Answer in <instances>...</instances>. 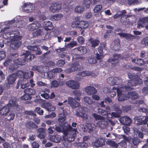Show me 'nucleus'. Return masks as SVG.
<instances>
[{
  "instance_id": "nucleus-35",
  "label": "nucleus",
  "mask_w": 148,
  "mask_h": 148,
  "mask_svg": "<svg viewBox=\"0 0 148 148\" xmlns=\"http://www.w3.org/2000/svg\"><path fill=\"white\" fill-rule=\"evenodd\" d=\"M24 92L25 93L28 94L30 96L32 95H35L36 94L35 90L31 89L30 88H27L25 89Z\"/></svg>"
},
{
  "instance_id": "nucleus-30",
  "label": "nucleus",
  "mask_w": 148,
  "mask_h": 148,
  "mask_svg": "<svg viewBox=\"0 0 148 148\" xmlns=\"http://www.w3.org/2000/svg\"><path fill=\"white\" fill-rule=\"evenodd\" d=\"M44 27L45 29L47 30H51L53 29L52 22L49 21H46L44 22Z\"/></svg>"
},
{
  "instance_id": "nucleus-17",
  "label": "nucleus",
  "mask_w": 148,
  "mask_h": 148,
  "mask_svg": "<svg viewBox=\"0 0 148 148\" xmlns=\"http://www.w3.org/2000/svg\"><path fill=\"white\" fill-rule=\"evenodd\" d=\"M85 91L88 95H92L96 94L97 92L96 89L91 86H88L85 88Z\"/></svg>"
},
{
  "instance_id": "nucleus-25",
  "label": "nucleus",
  "mask_w": 148,
  "mask_h": 148,
  "mask_svg": "<svg viewBox=\"0 0 148 148\" xmlns=\"http://www.w3.org/2000/svg\"><path fill=\"white\" fill-rule=\"evenodd\" d=\"M10 110V108L7 104L3 107L0 109V115H5L7 114Z\"/></svg>"
},
{
  "instance_id": "nucleus-10",
  "label": "nucleus",
  "mask_w": 148,
  "mask_h": 148,
  "mask_svg": "<svg viewBox=\"0 0 148 148\" xmlns=\"http://www.w3.org/2000/svg\"><path fill=\"white\" fill-rule=\"evenodd\" d=\"M114 110L116 112H112L111 114H109V115L111 116V118L114 117L115 118H119L121 116L122 113V110L120 109L118 106H114Z\"/></svg>"
},
{
  "instance_id": "nucleus-40",
  "label": "nucleus",
  "mask_w": 148,
  "mask_h": 148,
  "mask_svg": "<svg viewBox=\"0 0 148 148\" xmlns=\"http://www.w3.org/2000/svg\"><path fill=\"white\" fill-rule=\"evenodd\" d=\"M121 13L119 14L120 17L121 18H124L125 19L130 17V16L128 14H125L127 13V11L125 10H123L120 12Z\"/></svg>"
},
{
  "instance_id": "nucleus-24",
  "label": "nucleus",
  "mask_w": 148,
  "mask_h": 148,
  "mask_svg": "<svg viewBox=\"0 0 148 148\" xmlns=\"http://www.w3.org/2000/svg\"><path fill=\"white\" fill-rule=\"evenodd\" d=\"M50 140L52 142L59 143L60 142L61 140V137L59 135H51L50 137Z\"/></svg>"
},
{
  "instance_id": "nucleus-13",
  "label": "nucleus",
  "mask_w": 148,
  "mask_h": 148,
  "mask_svg": "<svg viewBox=\"0 0 148 148\" xmlns=\"http://www.w3.org/2000/svg\"><path fill=\"white\" fill-rule=\"evenodd\" d=\"M117 91V96H118V99L119 101H123L125 100H126L129 99L128 96H126L125 94L122 93L123 92L125 91H120L118 89Z\"/></svg>"
},
{
  "instance_id": "nucleus-11",
  "label": "nucleus",
  "mask_w": 148,
  "mask_h": 148,
  "mask_svg": "<svg viewBox=\"0 0 148 148\" xmlns=\"http://www.w3.org/2000/svg\"><path fill=\"white\" fill-rule=\"evenodd\" d=\"M66 84L72 89H77L79 88V84L76 81L73 80L68 81L66 82Z\"/></svg>"
},
{
  "instance_id": "nucleus-4",
  "label": "nucleus",
  "mask_w": 148,
  "mask_h": 148,
  "mask_svg": "<svg viewBox=\"0 0 148 148\" xmlns=\"http://www.w3.org/2000/svg\"><path fill=\"white\" fill-rule=\"evenodd\" d=\"M13 37L12 39L13 41L12 42L10 46L13 49H16L21 45V42L18 41L21 39L22 36L16 35Z\"/></svg>"
},
{
  "instance_id": "nucleus-2",
  "label": "nucleus",
  "mask_w": 148,
  "mask_h": 148,
  "mask_svg": "<svg viewBox=\"0 0 148 148\" xmlns=\"http://www.w3.org/2000/svg\"><path fill=\"white\" fill-rule=\"evenodd\" d=\"M22 56H24L21 58H18L14 60V63L16 65H25L26 62H28L32 60L33 55L29 51H25V53H23Z\"/></svg>"
},
{
  "instance_id": "nucleus-3",
  "label": "nucleus",
  "mask_w": 148,
  "mask_h": 148,
  "mask_svg": "<svg viewBox=\"0 0 148 148\" xmlns=\"http://www.w3.org/2000/svg\"><path fill=\"white\" fill-rule=\"evenodd\" d=\"M74 51L75 53V54L73 57V60L82 59V57L80 56L84 55L87 53V50L86 47L84 46H82L75 48L74 49Z\"/></svg>"
},
{
  "instance_id": "nucleus-33",
  "label": "nucleus",
  "mask_w": 148,
  "mask_h": 148,
  "mask_svg": "<svg viewBox=\"0 0 148 148\" xmlns=\"http://www.w3.org/2000/svg\"><path fill=\"white\" fill-rule=\"evenodd\" d=\"M76 115L78 117L82 118L84 120H86L87 121H88L87 115L85 113L77 111L76 113Z\"/></svg>"
},
{
  "instance_id": "nucleus-27",
  "label": "nucleus",
  "mask_w": 148,
  "mask_h": 148,
  "mask_svg": "<svg viewBox=\"0 0 148 148\" xmlns=\"http://www.w3.org/2000/svg\"><path fill=\"white\" fill-rule=\"evenodd\" d=\"M105 145V140L103 138H98L95 141L93 145L96 147H98Z\"/></svg>"
},
{
  "instance_id": "nucleus-62",
  "label": "nucleus",
  "mask_w": 148,
  "mask_h": 148,
  "mask_svg": "<svg viewBox=\"0 0 148 148\" xmlns=\"http://www.w3.org/2000/svg\"><path fill=\"white\" fill-rule=\"evenodd\" d=\"M51 86L52 87H58L59 86V83L56 80H54L51 82Z\"/></svg>"
},
{
  "instance_id": "nucleus-15",
  "label": "nucleus",
  "mask_w": 148,
  "mask_h": 148,
  "mask_svg": "<svg viewBox=\"0 0 148 148\" xmlns=\"http://www.w3.org/2000/svg\"><path fill=\"white\" fill-rule=\"evenodd\" d=\"M117 34L121 37L125 38L128 40H132L135 38V36L133 35L125 33H117Z\"/></svg>"
},
{
  "instance_id": "nucleus-47",
  "label": "nucleus",
  "mask_w": 148,
  "mask_h": 148,
  "mask_svg": "<svg viewBox=\"0 0 148 148\" xmlns=\"http://www.w3.org/2000/svg\"><path fill=\"white\" fill-rule=\"evenodd\" d=\"M116 59H109L108 60V62L109 63H110L111 65L113 67H115L116 66V65L119 63L118 61H116Z\"/></svg>"
},
{
  "instance_id": "nucleus-52",
  "label": "nucleus",
  "mask_w": 148,
  "mask_h": 148,
  "mask_svg": "<svg viewBox=\"0 0 148 148\" xmlns=\"http://www.w3.org/2000/svg\"><path fill=\"white\" fill-rule=\"evenodd\" d=\"M127 87V86H125L123 85H121V86L120 87V88L117 87L116 88V87H114L112 88V90H116V92H117V90H118V89L120 91H129V90H126L123 87Z\"/></svg>"
},
{
  "instance_id": "nucleus-54",
  "label": "nucleus",
  "mask_w": 148,
  "mask_h": 148,
  "mask_svg": "<svg viewBox=\"0 0 148 148\" xmlns=\"http://www.w3.org/2000/svg\"><path fill=\"white\" fill-rule=\"evenodd\" d=\"M79 22L76 21L72 22L71 26L73 28H77L79 29Z\"/></svg>"
},
{
  "instance_id": "nucleus-21",
  "label": "nucleus",
  "mask_w": 148,
  "mask_h": 148,
  "mask_svg": "<svg viewBox=\"0 0 148 148\" xmlns=\"http://www.w3.org/2000/svg\"><path fill=\"white\" fill-rule=\"evenodd\" d=\"M84 132H88L89 133L93 132L94 128L92 127V124L87 123L86 125L82 128Z\"/></svg>"
},
{
  "instance_id": "nucleus-38",
  "label": "nucleus",
  "mask_w": 148,
  "mask_h": 148,
  "mask_svg": "<svg viewBox=\"0 0 148 148\" xmlns=\"http://www.w3.org/2000/svg\"><path fill=\"white\" fill-rule=\"evenodd\" d=\"M43 107L45 108L48 111H51L53 110H54L55 108H53V109H52L51 106V104L49 103H45L43 104Z\"/></svg>"
},
{
  "instance_id": "nucleus-42",
  "label": "nucleus",
  "mask_w": 148,
  "mask_h": 148,
  "mask_svg": "<svg viewBox=\"0 0 148 148\" xmlns=\"http://www.w3.org/2000/svg\"><path fill=\"white\" fill-rule=\"evenodd\" d=\"M97 124L100 127L103 128L105 126L108 125V123L104 121H101L98 122Z\"/></svg>"
},
{
  "instance_id": "nucleus-53",
  "label": "nucleus",
  "mask_w": 148,
  "mask_h": 148,
  "mask_svg": "<svg viewBox=\"0 0 148 148\" xmlns=\"http://www.w3.org/2000/svg\"><path fill=\"white\" fill-rule=\"evenodd\" d=\"M84 8L83 7L79 6H77L75 9V12H76L80 13L84 10Z\"/></svg>"
},
{
  "instance_id": "nucleus-12",
  "label": "nucleus",
  "mask_w": 148,
  "mask_h": 148,
  "mask_svg": "<svg viewBox=\"0 0 148 148\" xmlns=\"http://www.w3.org/2000/svg\"><path fill=\"white\" fill-rule=\"evenodd\" d=\"M64 134H66L71 132H78L77 128H74L72 127L71 126L68 124L66 125H64L63 128Z\"/></svg>"
},
{
  "instance_id": "nucleus-8",
  "label": "nucleus",
  "mask_w": 148,
  "mask_h": 148,
  "mask_svg": "<svg viewBox=\"0 0 148 148\" xmlns=\"http://www.w3.org/2000/svg\"><path fill=\"white\" fill-rule=\"evenodd\" d=\"M61 9L60 5L58 2L53 3H52L49 7V11L52 12H56Z\"/></svg>"
},
{
  "instance_id": "nucleus-44",
  "label": "nucleus",
  "mask_w": 148,
  "mask_h": 148,
  "mask_svg": "<svg viewBox=\"0 0 148 148\" xmlns=\"http://www.w3.org/2000/svg\"><path fill=\"white\" fill-rule=\"evenodd\" d=\"M84 99L85 103L88 104L90 105L93 103L92 99L91 98L88 97H84Z\"/></svg>"
},
{
  "instance_id": "nucleus-55",
  "label": "nucleus",
  "mask_w": 148,
  "mask_h": 148,
  "mask_svg": "<svg viewBox=\"0 0 148 148\" xmlns=\"http://www.w3.org/2000/svg\"><path fill=\"white\" fill-rule=\"evenodd\" d=\"M120 145L121 148H125L127 146L126 142L124 140H122L119 143H118V145Z\"/></svg>"
},
{
  "instance_id": "nucleus-23",
  "label": "nucleus",
  "mask_w": 148,
  "mask_h": 148,
  "mask_svg": "<svg viewBox=\"0 0 148 148\" xmlns=\"http://www.w3.org/2000/svg\"><path fill=\"white\" fill-rule=\"evenodd\" d=\"M29 50L36 52V55H40L41 53L40 48L37 46H27Z\"/></svg>"
},
{
  "instance_id": "nucleus-5",
  "label": "nucleus",
  "mask_w": 148,
  "mask_h": 148,
  "mask_svg": "<svg viewBox=\"0 0 148 148\" xmlns=\"http://www.w3.org/2000/svg\"><path fill=\"white\" fill-rule=\"evenodd\" d=\"M77 132H71L66 134H64L63 138L65 141L68 142H71L74 141L76 137Z\"/></svg>"
},
{
  "instance_id": "nucleus-50",
  "label": "nucleus",
  "mask_w": 148,
  "mask_h": 148,
  "mask_svg": "<svg viewBox=\"0 0 148 148\" xmlns=\"http://www.w3.org/2000/svg\"><path fill=\"white\" fill-rule=\"evenodd\" d=\"M114 77H110L107 79V82L110 85L113 86L115 85Z\"/></svg>"
},
{
  "instance_id": "nucleus-31",
  "label": "nucleus",
  "mask_w": 148,
  "mask_h": 148,
  "mask_svg": "<svg viewBox=\"0 0 148 148\" xmlns=\"http://www.w3.org/2000/svg\"><path fill=\"white\" fill-rule=\"evenodd\" d=\"M128 97L132 99H136L138 98V94L136 91L128 92Z\"/></svg>"
},
{
  "instance_id": "nucleus-56",
  "label": "nucleus",
  "mask_w": 148,
  "mask_h": 148,
  "mask_svg": "<svg viewBox=\"0 0 148 148\" xmlns=\"http://www.w3.org/2000/svg\"><path fill=\"white\" fill-rule=\"evenodd\" d=\"M141 44L145 46L148 45V37H146L143 38L141 42Z\"/></svg>"
},
{
  "instance_id": "nucleus-6",
  "label": "nucleus",
  "mask_w": 148,
  "mask_h": 148,
  "mask_svg": "<svg viewBox=\"0 0 148 148\" xmlns=\"http://www.w3.org/2000/svg\"><path fill=\"white\" fill-rule=\"evenodd\" d=\"M18 101V99L17 98H14L10 100V102L7 104L10 108L13 107L16 109L17 110L19 111L20 110H21L22 107L21 106H19L17 103Z\"/></svg>"
},
{
  "instance_id": "nucleus-34",
  "label": "nucleus",
  "mask_w": 148,
  "mask_h": 148,
  "mask_svg": "<svg viewBox=\"0 0 148 148\" xmlns=\"http://www.w3.org/2000/svg\"><path fill=\"white\" fill-rule=\"evenodd\" d=\"M79 29H85L89 26L88 23L85 21H79Z\"/></svg>"
},
{
  "instance_id": "nucleus-7",
  "label": "nucleus",
  "mask_w": 148,
  "mask_h": 148,
  "mask_svg": "<svg viewBox=\"0 0 148 148\" xmlns=\"http://www.w3.org/2000/svg\"><path fill=\"white\" fill-rule=\"evenodd\" d=\"M137 124L139 125H146L148 122V116H139L136 118Z\"/></svg>"
},
{
  "instance_id": "nucleus-43",
  "label": "nucleus",
  "mask_w": 148,
  "mask_h": 148,
  "mask_svg": "<svg viewBox=\"0 0 148 148\" xmlns=\"http://www.w3.org/2000/svg\"><path fill=\"white\" fill-rule=\"evenodd\" d=\"M42 30L40 29H37L32 33L33 36L36 37L42 35Z\"/></svg>"
},
{
  "instance_id": "nucleus-36",
  "label": "nucleus",
  "mask_w": 148,
  "mask_h": 148,
  "mask_svg": "<svg viewBox=\"0 0 148 148\" xmlns=\"http://www.w3.org/2000/svg\"><path fill=\"white\" fill-rule=\"evenodd\" d=\"M16 75V77L17 76L20 78H22L23 77L26 79V73L25 72H24L23 71L21 70H18L17 72L15 73Z\"/></svg>"
},
{
  "instance_id": "nucleus-60",
  "label": "nucleus",
  "mask_w": 148,
  "mask_h": 148,
  "mask_svg": "<svg viewBox=\"0 0 148 148\" xmlns=\"http://www.w3.org/2000/svg\"><path fill=\"white\" fill-rule=\"evenodd\" d=\"M65 63L64 60H59L57 63V64L59 66H63Z\"/></svg>"
},
{
  "instance_id": "nucleus-9",
  "label": "nucleus",
  "mask_w": 148,
  "mask_h": 148,
  "mask_svg": "<svg viewBox=\"0 0 148 148\" xmlns=\"http://www.w3.org/2000/svg\"><path fill=\"white\" fill-rule=\"evenodd\" d=\"M119 120L121 123L125 125L129 126L132 122L131 119L127 116L122 117Z\"/></svg>"
},
{
  "instance_id": "nucleus-18",
  "label": "nucleus",
  "mask_w": 148,
  "mask_h": 148,
  "mask_svg": "<svg viewBox=\"0 0 148 148\" xmlns=\"http://www.w3.org/2000/svg\"><path fill=\"white\" fill-rule=\"evenodd\" d=\"M25 126L27 129L29 130L38 127V126L32 121H27L25 123Z\"/></svg>"
},
{
  "instance_id": "nucleus-29",
  "label": "nucleus",
  "mask_w": 148,
  "mask_h": 148,
  "mask_svg": "<svg viewBox=\"0 0 148 148\" xmlns=\"http://www.w3.org/2000/svg\"><path fill=\"white\" fill-rule=\"evenodd\" d=\"M73 1V0H63V3L67 7L65 8L64 10L66 12H69V11L72 8V5H70V4Z\"/></svg>"
},
{
  "instance_id": "nucleus-59",
  "label": "nucleus",
  "mask_w": 148,
  "mask_h": 148,
  "mask_svg": "<svg viewBox=\"0 0 148 148\" xmlns=\"http://www.w3.org/2000/svg\"><path fill=\"white\" fill-rule=\"evenodd\" d=\"M78 42L81 44H83L85 41L84 38L82 36H79L77 38Z\"/></svg>"
},
{
  "instance_id": "nucleus-1",
  "label": "nucleus",
  "mask_w": 148,
  "mask_h": 148,
  "mask_svg": "<svg viewBox=\"0 0 148 148\" xmlns=\"http://www.w3.org/2000/svg\"><path fill=\"white\" fill-rule=\"evenodd\" d=\"M127 75L128 77L131 79L128 80L127 87H123L125 90H131L132 86H135L136 85L142 84V79L137 75L129 73H128Z\"/></svg>"
},
{
  "instance_id": "nucleus-16",
  "label": "nucleus",
  "mask_w": 148,
  "mask_h": 148,
  "mask_svg": "<svg viewBox=\"0 0 148 148\" xmlns=\"http://www.w3.org/2000/svg\"><path fill=\"white\" fill-rule=\"evenodd\" d=\"M62 70L60 68H56L53 69L51 71L48 72L47 73L48 77L52 79L55 77V73L61 72Z\"/></svg>"
},
{
  "instance_id": "nucleus-22",
  "label": "nucleus",
  "mask_w": 148,
  "mask_h": 148,
  "mask_svg": "<svg viewBox=\"0 0 148 148\" xmlns=\"http://www.w3.org/2000/svg\"><path fill=\"white\" fill-rule=\"evenodd\" d=\"M16 78V75L15 73H13L7 77L8 84L9 85L13 84Z\"/></svg>"
},
{
  "instance_id": "nucleus-48",
  "label": "nucleus",
  "mask_w": 148,
  "mask_h": 148,
  "mask_svg": "<svg viewBox=\"0 0 148 148\" xmlns=\"http://www.w3.org/2000/svg\"><path fill=\"white\" fill-rule=\"evenodd\" d=\"M59 118L58 119V121L62 123L66 119V116L65 114H60L59 115Z\"/></svg>"
},
{
  "instance_id": "nucleus-51",
  "label": "nucleus",
  "mask_w": 148,
  "mask_h": 148,
  "mask_svg": "<svg viewBox=\"0 0 148 148\" xmlns=\"http://www.w3.org/2000/svg\"><path fill=\"white\" fill-rule=\"evenodd\" d=\"M132 142L135 146H137L140 143V141L138 138L134 137L132 139Z\"/></svg>"
},
{
  "instance_id": "nucleus-61",
  "label": "nucleus",
  "mask_w": 148,
  "mask_h": 148,
  "mask_svg": "<svg viewBox=\"0 0 148 148\" xmlns=\"http://www.w3.org/2000/svg\"><path fill=\"white\" fill-rule=\"evenodd\" d=\"M99 112L103 116L107 115V117L108 118V116H109L108 115H109V114H108V112L106 110L102 109H100L99 110Z\"/></svg>"
},
{
  "instance_id": "nucleus-45",
  "label": "nucleus",
  "mask_w": 148,
  "mask_h": 148,
  "mask_svg": "<svg viewBox=\"0 0 148 148\" xmlns=\"http://www.w3.org/2000/svg\"><path fill=\"white\" fill-rule=\"evenodd\" d=\"M73 92L75 96V99L77 100H80V96L81 95V93L80 91L79 90H76L74 91Z\"/></svg>"
},
{
  "instance_id": "nucleus-57",
  "label": "nucleus",
  "mask_w": 148,
  "mask_h": 148,
  "mask_svg": "<svg viewBox=\"0 0 148 148\" xmlns=\"http://www.w3.org/2000/svg\"><path fill=\"white\" fill-rule=\"evenodd\" d=\"M31 98V96L30 95L27 93H25L21 97V98L22 100H26L30 99Z\"/></svg>"
},
{
  "instance_id": "nucleus-28",
  "label": "nucleus",
  "mask_w": 148,
  "mask_h": 148,
  "mask_svg": "<svg viewBox=\"0 0 148 148\" xmlns=\"http://www.w3.org/2000/svg\"><path fill=\"white\" fill-rule=\"evenodd\" d=\"M37 132L39 133L38 137L40 139H44L46 136L45 131L44 128H40L37 130Z\"/></svg>"
},
{
  "instance_id": "nucleus-49",
  "label": "nucleus",
  "mask_w": 148,
  "mask_h": 148,
  "mask_svg": "<svg viewBox=\"0 0 148 148\" xmlns=\"http://www.w3.org/2000/svg\"><path fill=\"white\" fill-rule=\"evenodd\" d=\"M78 74L79 75L82 77H85L91 75V72L88 71H84L82 72H79Z\"/></svg>"
},
{
  "instance_id": "nucleus-19",
  "label": "nucleus",
  "mask_w": 148,
  "mask_h": 148,
  "mask_svg": "<svg viewBox=\"0 0 148 148\" xmlns=\"http://www.w3.org/2000/svg\"><path fill=\"white\" fill-rule=\"evenodd\" d=\"M68 101L69 103L73 108L78 107L80 105V103L71 97H69L68 98Z\"/></svg>"
},
{
  "instance_id": "nucleus-32",
  "label": "nucleus",
  "mask_w": 148,
  "mask_h": 148,
  "mask_svg": "<svg viewBox=\"0 0 148 148\" xmlns=\"http://www.w3.org/2000/svg\"><path fill=\"white\" fill-rule=\"evenodd\" d=\"M132 61V62L136 64L139 66H142L145 64L144 60L142 59H133Z\"/></svg>"
},
{
  "instance_id": "nucleus-14",
  "label": "nucleus",
  "mask_w": 148,
  "mask_h": 148,
  "mask_svg": "<svg viewBox=\"0 0 148 148\" xmlns=\"http://www.w3.org/2000/svg\"><path fill=\"white\" fill-rule=\"evenodd\" d=\"M22 8L25 12L27 13L32 12L34 9L33 5L31 3H24Z\"/></svg>"
},
{
  "instance_id": "nucleus-26",
  "label": "nucleus",
  "mask_w": 148,
  "mask_h": 148,
  "mask_svg": "<svg viewBox=\"0 0 148 148\" xmlns=\"http://www.w3.org/2000/svg\"><path fill=\"white\" fill-rule=\"evenodd\" d=\"M39 27V23L37 22L34 21L33 23L29 25L27 27L29 30L33 31L38 29Z\"/></svg>"
},
{
  "instance_id": "nucleus-20",
  "label": "nucleus",
  "mask_w": 148,
  "mask_h": 148,
  "mask_svg": "<svg viewBox=\"0 0 148 148\" xmlns=\"http://www.w3.org/2000/svg\"><path fill=\"white\" fill-rule=\"evenodd\" d=\"M79 64L77 63L76 64H73L71 67L66 70V72L68 73L75 71H79L80 70V68L78 66H79Z\"/></svg>"
},
{
  "instance_id": "nucleus-58",
  "label": "nucleus",
  "mask_w": 148,
  "mask_h": 148,
  "mask_svg": "<svg viewBox=\"0 0 148 148\" xmlns=\"http://www.w3.org/2000/svg\"><path fill=\"white\" fill-rule=\"evenodd\" d=\"M92 1L90 0H85L84 1V4L87 8H89L90 5L92 3Z\"/></svg>"
},
{
  "instance_id": "nucleus-37",
  "label": "nucleus",
  "mask_w": 148,
  "mask_h": 148,
  "mask_svg": "<svg viewBox=\"0 0 148 148\" xmlns=\"http://www.w3.org/2000/svg\"><path fill=\"white\" fill-rule=\"evenodd\" d=\"M32 69L34 71H37L40 73H42L44 72V71L43 70L42 66H33L32 67Z\"/></svg>"
},
{
  "instance_id": "nucleus-63",
  "label": "nucleus",
  "mask_w": 148,
  "mask_h": 148,
  "mask_svg": "<svg viewBox=\"0 0 148 148\" xmlns=\"http://www.w3.org/2000/svg\"><path fill=\"white\" fill-rule=\"evenodd\" d=\"M88 62L91 64H95L97 63V61L94 58H91L89 59Z\"/></svg>"
},
{
  "instance_id": "nucleus-46",
  "label": "nucleus",
  "mask_w": 148,
  "mask_h": 148,
  "mask_svg": "<svg viewBox=\"0 0 148 148\" xmlns=\"http://www.w3.org/2000/svg\"><path fill=\"white\" fill-rule=\"evenodd\" d=\"M108 144L110 146L114 148H118L119 146L118 143L117 144L116 142L112 140L108 141Z\"/></svg>"
},
{
  "instance_id": "nucleus-64",
  "label": "nucleus",
  "mask_w": 148,
  "mask_h": 148,
  "mask_svg": "<svg viewBox=\"0 0 148 148\" xmlns=\"http://www.w3.org/2000/svg\"><path fill=\"white\" fill-rule=\"evenodd\" d=\"M115 85H119L122 82V79L117 77H114Z\"/></svg>"
},
{
  "instance_id": "nucleus-41",
  "label": "nucleus",
  "mask_w": 148,
  "mask_h": 148,
  "mask_svg": "<svg viewBox=\"0 0 148 148\" xmlns=\"http://www.w3.org/2000/svg\"><path fill=\"white\" fill-rule=\"evenodd\" d=\"M102 6L101 5H97L94 8L93 11L95 12L101 13L102 12Z\"/></svg>"
},
{
  "instance_id": "nucleus-39",
  "label": "nucleus",
  "mask_w": 148,
  "mask_h": 148,
  "mask_svg": "<svg viewBox=\"0 0 148 148\" xmlns=\"http://www.w3.org/2000/svg\"><path fill=\"white\" fill-rule=\"evenodd\" d=\"M89 41L91 45V47H95L98 45L99 42L98 40L92 39V38L90 39Z\"/></svg>"
}]
</instances>
